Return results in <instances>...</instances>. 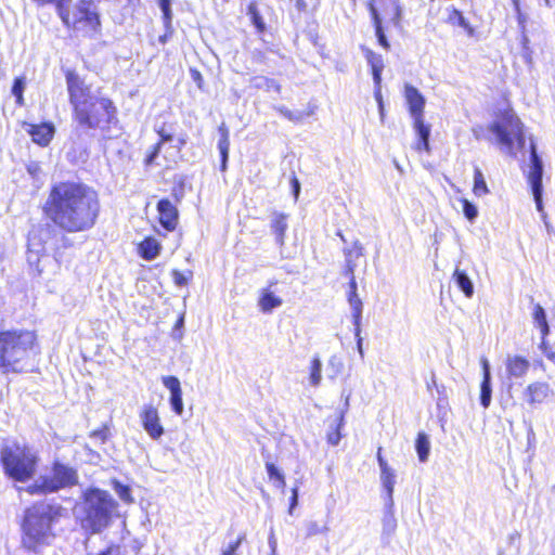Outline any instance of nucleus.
<instances>
[{
    "mask_svg": "<svg viewBox=\"0 0 555 555\" xmlns=\"http://www.w3.org/2000/svg\"><path fill=\"white\" fill-rule=\"evenodd\" d=\"M47 217L62 231H89L100 212L98 193L90 186L72 181L55 183L44 204Z\"/></svg>",
    "mask_w": 555,
    "mask_h": 555,
    "instance_id": "f257e3e1",
    "label": "nucleus"
},
{
    "mask_svg": "<svg viewBox=\"0 0 555 555\" xmlns=\"http://www.w3.org/2000/svg\"><path fill=\"white\" fill-rule=\"evenodd\" d=\"M62 507L44 502L34 504L25 512L22 530V543L27 550L37 552L49 545L54 539L52 525L62 515Z\"/></svg>",
    "mask_w": 555,
    "mask_h": 555,
    "instance_id": "f03ea898",
    "label": "nucleus"
},
{
    "mask_svg": "<svg viewBox=\"0 0 555 555\" xmlns=\"http://www.w3.org/2000/svg\"><path fill=\"white\" fill-rule=\"evenodd\" d=\"M115 507L116 503L108 492L90 489L76 505L75 514L85 530L99 533L108 526Z\"/></svg>",
    "mask_w": 555,
    "mask_h": 555,
    "instance_id": "7ed1b4c3",
    "label": "nucleus"
},
{
    "mask_svg": "<svg viewBox=\"0 0 555 555\" xmlns=\"http://www.w3.org/2000/svg\"><path fill=\"white\" fill-rule=\"evenodd\" d=\"M36 335L31 331H4L0 333V367L3 373H17L26 370L28 358L35 345Z\"/></svg>",
    "mask_w": 555,
    "mask_h": 555,
    "instance_id": "20e7f679",
    "label": "nucleus"
},
{
    "mask_svg": "<svg viewBox=\"0 0 555 555\" xmlns=\"http://www.w3.org/2000/svg\"><path fill=\"white\" fill-rule=\"evenodd\" d=\"M37 457L25 446L12 444L1 450V463L8 476L16 481L29 479L36 469Z\"/></svg>",
    "mask_w": 555,
    "mask_h": 555,
    "instance_id": "39448f33",
    "label": "nucleus"
},
{
    "mask_svg": "<svg viewBox=\"0 0 555 555\" xmlns=\"http://www.w3.org/2000/svg\"><path fill=\"white\" fill-rule=\"evenodd\" d=\"M490 131L495 134L501 149L509 155H516L517 151L525 146L522 125L511 112H506L495 120L490 126Z\"/></svg>",
    "mask_w": 555,
    "mask_h": 555,
    "instance_id": "423d86ee",
    "label": "nucleus"
},
{
    "mask_svg": "<svg viewBox=\"0 0 555 555\" xmlns=\"http://www.w3.org/2000/svg\"><path fill=\"white\" fill-rule=\"evenodd\" d=\"M405 99L413 118L414 130L418 137L416 149L429 151L430 127L424 122L425 98L412 86H405Z\"/></svg>",
    "mask_w": 555,
    "mask_h": 555,
    "instance_id": "0eeeda50",
    "label": "nucleus"
},
{
    "mask_svg": "<svg viewBox=\"0 0 555 555\" xmlns=\"http://www.w3.org/2000/svg\"><path fill=\"white\" fill-rule=\"evenodd\" d=\"M78 481L77 473L74 468L55 464L51 475L41 476L29 487L30 493H50L60 489L76 485Z\"/></svg>",
    "mask_w": 555,
    "mask_h": 555,
    "instance_id": "6e6552de",
    "label": "nucleus"
},
{
    "mask_svg": "<svg viewBox=\"0 0 555 555\" xmlns=\"http://www.w3.org/2000/svg\"><path fill=\"white\" fill-rule=\"evenodd\" d=\"M116 109L108 99L94 98L86 107V120L76 116L79 125L87 128L106 129L112 122L116 121Z\"/></svg>",
    "mask_w": 555,
    "mask_h": 555,
    "instance_id": "1a4fd4ad",
    "label": "nucleus"
},
{
    "mask_svg": "<svg viewBox=\"0 0 555 555\" xmlns=\"http://www.w3.org/2000/svg\"><path fill=\"white\" fill-rule=\"evenodd\" d=\"M66 85L75 117L79 116L86 120V107L95 96L91 95L90 87L75 72H67Z\"/></svg>",
    "mask_w": 555,
    "mask_h": 555,
    "instance_id": "9d476101",
    "label": "nucleus"
},
{
    "mask_svg": "<svg viewBox=\"0 0 555 555\" xmlns=\"http://www.w3.org/2000/svg\"><path fill=\"white\" fill-rule=\"evenodd\" d=\"M102 0H78L74 7V29L87 34L96 33L100 28L99 4Z\"/></svg>",
    "mask_w": 555,
    "mask_h": 555,
    "instance_id": "9b49d317",
    "label": "nucleus"
},
{
    "mask_svg": "<svg viewBox=\"0 0 555 555\" xmlns=\"http://www.w3.org/2000/svg\"><path fill=\"white\" fill-rule=\"evenodd\" d=\"M531 165L528 172V182L531 185L532 194L537 205V209L542 211V176H543V164L541 158L537 154V150L533 143H531Z\"/></svg>",
    "mask_w": 555,
    "mask_h": 555,
    "instance_id": "f8f14e48",
    "label": "nucleus"
},
{
    "mask_svg": "<svg viewBox=\"0 0 555 555\" xmlns=\"http://www.w3.org/2000/svg\"><path fill=\"white\" fill-rule=\"evenodd\" d=\"M49 234L50 231L48 229H42L38 233H30L28 237L27 261L30 266L36 267L39 273L43 271V268L41 267V261L42 259L47 258V256L44 255L47 248L42 244V240Z\"/></svg>",
    "mask_w": 555,
    "mask_h": 555,
    "instance_id": "ddd939ff",
    "label": "nucleus"
},
{
    "mask_svg": "<svg viewBox=\"0 0 555 555\" xmlns=\"http://www.w3.org/2000/svg\"><path fill=\"white\" fill-rule=\"evenodd\" d=\"M376 457L380 469V483L386 492L385 504L391 508L393 506V491L397 478L396 470L383 457L380 447L377 450Z\"/></svg>",
    "mask_w": 555,
    "mask_h": 555,
    "instance_id": "4468645a",
    "label": "nucleus"
},
{
    "mask_svg": "<svg viewBox=\"0 0 555 555\" xmlns=\"http://www.w3.org/2000/svg\"><path fill=\"white\" fill-rule=\"evenodd\" d=\"M140 418L144 430L153 439L157 440L164 435V427L160 424L158 411L155 406L144 405L140 413Z\"/></svg>",
    "mask_w": 555,
    "mask_h": 555,
    "instance_id": "2eb2a0df",
    "label": "nucleus"
},
{
    "mask_svg": "<svg viewBox=\"0 0 555 555\" xmlns=\"http://www.w3.org/2000/svg\"><path fill=\"white\" fill-rule=\"evenodd\" d=\"M162 382L170 392L169 402L172 411L181 416L184 412V404L180 380L176 376H163Z\"/></svg>",
    "mask_w": 555,
    "mask_h": 555,
    "instance_id": "dca6fc26",
    "label": "nucleus"
},
{
    "mask_svg": "<svg viewBox=\"0 0 555 555\" xmlns=\"http://www.w3.org/2000/svg\"><path fill=\"white\" fill-rule=\"evenodd\" d=\"M553 393L550 385L545 382H534L529 384L524 390V400L530 404H541Z\"/></svg>",
    "mask_w": 555,
    "mask_h": 555,
    "instance_id": "f3484780",
    "label": "nucleus"
},
{
    "mask_svg": "<svg viewBox=\"0 0 555 555\" xmlns=\"http://www.w3.org/2000/svg\"><path fill=\"white\" fill-rule=\"evenodd\" d=\"M276 282H270L268 286L259 291L258 308L263 313H271L274 309L283 305V299L272 289Z\"/></svg>",
    "mask_w": 555,
    "mask_h": 555,
    "instance_id": "a211bd4d",
    "label": "nucleus"
},
{
    "mask_svg": "<svg viewBox=\"0 0 555 555\" xmlns=\"http://www.w3.org/2000/svg\"><path fill=\"white\" fill-rule=\"evenodd\" d=\"M160 224L168 231L176 229L178 224V210L169 199H160L157 204Z\"/></svg>",
    "mask_w": 555,
    "mask_h": 555,
    "instance_id": "6ab92c4d",
    "label": "nucleus"
},
{
    "mask_svg": "<svg viewBox=\"0 0 555 555\" xmlns=\"http://www.w3.org/2000/svg\"><path fill=\"white\" fill-rule=\"evenodd\" d=\"M505 369L507 378H522L530 369V362L521 356H507Z\"/></svg>",
    "mask_w": 555,
    "mask_h": 555,
    "instance_id": "aec40b11",
    "label": "nucleus"
},
{
    "mask_svg": "<svg viewBox=\"0 0 555 555\" xmlns=\"http://www.w3.org/2000/svg\"><path fill=\"white\" fill-rule=\"evenodd\" d=\"M26 131L31 137L33 141L41 146H47L54 135V126L49 122L40 125H27Z\"/></svg>",
    "mask_w": 555,
    "mask_h": 555,
    "instance_id": "412c9836",
    "label": "nucleus"
},
{
    "mask_svg": "<svg viewBox=\"0 0 555 555\" xmlns=\"http://www.w3.org/2000/svg\"><path fill=\"white\" fill-rule=\"evenodd\" d=\"M270 228L275 236L276 244L283 246L285 240V232L288 228L287 216L282 212H273L270 218Z\"/></svg>",
    "mask_w": 555,
    "mask_h": 555,
    "instance_id": "4be33fe9",
    "label": "nucleus"
},
{
    "mask_svg": "<svg viewBox=\"0 0 555 555\" xmlns=\"http://www.w3.org/2000/svg\"><path fill=\"white\" fill-rule=\"evenodd\" d=\"M363 52L369 65L371 66L375 86H379L382 81V72L384 69L383 57L367 48L363 49Z\"/></svg>",
    "mask_w": 555,
    "mask_h": 555,
    "instance_id": "5701e85b",
    "label": "nucleus"
},
{
    "mask_svg": "<svg viewBox=\"0 0 555 555\" xmlns=\"http://www.w3.org/2000/svg\"><path fill=\"white\" fill-rule=\"evenodd\" d=\"M348 302L352 310L353 324L356 327L354 335L359 336V333H361L360 322H361L362 309H363L362 300L360 299L358 293L349 292L348 293Z\"/></svg>",
    "mask_w": 555,
    "mask_h": 555,
    "instance_id": "b1692460",
    "label": "nucleus"
},
{
    "mask_svg": "<svg viewBox=\"0 0 555 555\" xmlns=\"http://www.w3.org/2000/svg\"><path fill=\"white\" fill-rule=\"evenodd\" d=\"M218 131L220 133L218 149L221 154V170H225L227 162L229 158V150H230V133H229V129L224 122H222L219 126Z\"/></svg>",
    "mask_w": 555,
    "mask_h": 555,
    "instance_id": "393cba45",
    "label": "nucleus"
},
{
    "mask_svg": "<svg viewBox=\"0 0 555 555\" xmlns=\"http://www.w3.org/2000/svg\"><path fill=\"white\" fill-rule=\"evenodd\" d=\"M51 3L55 4L56 12L64 25L74 28V9H69L72 0H52Z\"/></svg>",
    "mask_w": 555,
    "mask_h": 555,
    "instance_id": "a878e982",
    "label": "nucleus"
},
{
    "mask_svg": "<svg viewBox=\"0 0 555 555\" xmlns=\"http://www.w3.org/2000/svg\"><path fill=\"white\" fill-rule=\"evenodd\" d=\"M453 279L464 295L467 298H472L474 295V284L469 276L464 271L456 268L453 272Z\"/></svg>",
    "mask_w": 555,
    "mask_h": 555,
    "instance_id": "bb28decb",
    "label": "nucleus"
},
{
    "mask_svg": "<svg viewBox=\"0 0 555 555\" xmlns=\"http://www.w3.org/2000/svg\"><path fill=\"white\" fill-rule=\"evenodd\" d=\"M140 253L141 256L146 260H153L155 259L160 250V244L157 242V240L153 237L145 238L140 244Z\"/></svg>",
    "mask_w": 555,
    "mask_h": 555,
    "instance_id": "cd10ccee",
    "label": "nucleus"
},
{
    "mask_svg": "<svg viewBox=\"0 0 555 555\" xmlns=\"http://www.w3.org/2000/svg\"><path fill=\"white\" fill-rule=\"evenodd\" d=\"M158 134L160 137V140L157 144L154 145L153 151L146 156L145 163L146 165H160L156 162V158L158 157V154L160 153L162 149L167 142L172 141V135L170 133H167L164 129H160L158 131Z\"/></svg>",
    "mask_w": 555,
    "mask_h": 555,
    "instance_id": "c85d7f7f",
    "label": "nucleus"
},
{
    "mask_svg": "<svg viewBox=\"0 0 555 555\" xmlns=\"http://www.w3.org/2000/svg\"><path fill=\"white\" fill-rule=\"evenodd\" d=\"M349 399H350V395H347L345 398V409L340 412V415L338 417V424L333 431H330L327 434V442L332 446H337L341 439L340 428L345 424V413L347 412V410L349 408Z\"/></svg>",
    "mask_w": 555,
    "mask_h": 555,
    "instance_id": "c756f323",
    "label": "nucleus"
},
{
    "mask_svg": "<svg viewBox=\"0 0 555 555\" xmlns=\"http://www.w3.org/2000/svg\"><path fill=\"white\" fill-rule=\"evenodd\" d=\"M250 83H251L253 87H255L257 89H263L267 92L280 93V91H281V87H280V85L275 80L270 79V78L264 77V76H256V77H254L250 80Z\"/></svg>",
    "mask_w": 555,
    "mask_h": 555,
    "instance_id": "7c9ffc66",
    "label": "nucleus"
},
{
    "mask_svg": "<svg viewBox=\"0 0 555 555\" xmlns=\"http://www.w3.org/2000/svg\"><path fill=\"white\" fill-rule=\"evenodd\" d=\"M363 256V247L359 242H356L353 246L346 250V262H347V272L352 274L357 262L356 260Z\"/></svg>",
    "mask_w": 555,
    "mask_h": 555,
    "instance_id": "2f4dec72",
    "label": "nucleus"
},
{
    "mask_svg": "<svg viewBox=\"0 0 555 555\" xmlns=\"http://www.w3.org/2000/svg\"><path fill=\"white\" fill-rule=\"evenodd\" d=\"M533 320L539 326L541 334H542V346L544 345V338L550 332V327L546 321V314L544 309L541 305H535L534 311H533Z\"/></svg>",
    "mask_w": 555,
    "mask_h": 555,
    "instance_id": "473e14b6",
    "label": "nucleus"
},
{
    "mask_svg": "<svg viewBox=\"0 0 555 555\" xmlns=\"http://www.w3.org/2000/svg\"><path fill=\"white\" fill-rule=\"evenodd\" d=\"M415 448L418 455V460L421 462H426L428 460L430 451V441L426 434L420 433L417 435Z\"/></svg>",
    "mask_w": 555,
    "mask_h": 555,
    "instance_id": "72a5a7b5",
    "label": "nucleus"
},
{
    "mask_svg": "<svg viewBox=\"0 0 555 555\" xmlns=\"http://www.w3.org/2000/svg\"><path fill=\"white\" fill-rule=\"evenodd\" d=\"M322 380V362L319 357H314L310 362L309 384L312 387H319Z\"/></svg>",
    "mask_w": 555,
    "mask_h": 555,
    "instance_id": "f704fd0d",
    "label": "nucleus"
},
{
    "mask_svg": "<svg viewBox=\"0 0 555 555\" xmlns=\"http://www.w3.org/2000/svg\"><path fill=\"white\" fill-rule=\"evenodd\" d=\"M474 194L476 196H483L488 194L489 190L483 177V173L479 168H475L474 171V188H473Z\"/></svg>",
    "mask_w": 555,
    "mask_h": 555,
    "instance_id": "c9c22d12",
    "label": "nucleus"
},
{
    "mask_svg": "<svg viewBox=\"0 0 555 555\" xmlns=\"http://www.w3.org/2000/svg\"><path fill=\"white\" fill-rule=\"evenodd\" d=\"M157 3L163 13V21H164L165 28L167 30H170L171 23H172L171 1L170 0H157Z\"/></svg>",
    "mask_w": 555,
    "mask_h": 555,
    "instance_id": "e433bc0d",
    "label": "nucleus"
},
{
    "mask_svg": "<svg viewBox=\"0 0 555 555\" xmlns=\"http://www.w3.org/2000/svg\"><path fill=\"white\" fill-rule=\"evenodd\" d=\"M492 388H491V379L482 378L480 385V403L487 409L491 403Z\"/></svg>",
    "mask_w": 555,
    "mask_h": 555,
    "instance_id": "4c0bfd02",
    "label": "nucleus"
},
{
    "mask_svg": "<svg viewBox=\"0 0 555 555\" xmlns=\"http://www.w3.org/2000/svg\"><path fill=\"white\" fill-rule=\"evenodd\" d=\"M247 15L250 17L253 24L257 27L258 30L262 31L264 29V22L258 11L256 2H250L247 8Z\"/></svg>",
    "mask_w": 555,
    "mask_h": 555,
    "instance_id": "58836bf2",
    "label": "nucleus"
},
{
    "mask_svg": "<svg viewBox=\"0 0 555 555\" xmlns=\"http://www.w3.org/2000/svg\"><path fill=\"white\" fill-rule=\"evenodd\" d=\"M184 144H185V140L184 139H179L177 145L168 147V151H166V153L164 154V158L167 162V164H165V166L168 167L170 163H175L176 162V158L178 157V155L180 153V150H181V147Z\"/></svg>",
    "mask_w": 555,
    "mask_h": 555,
    "instance_id": "ea45409f",
    "label": "nucleus"
},
{
    "mask_svg": "<svg viewBox=\"0 0 555 555\" xmlns=\"http://www.w3.org/2000/svg\"><path fill=\"white\" fill-rule=\"evenodd\" d=\"M26 86L24 77L16 78L12 87V94L16 98L17 104H23V92Z\"/></svg>",
    "mask_w": 555,
    "mask_h": 555,
    "instance_id": "a19ab883",
    "label": "nucleus"
},
{
    "mask_svg": "<svg viewBox=\"0 0 555 555\" xmlns=\"http://www.w3.org/2000/svg\"><path fill=\"white\" fill-rule=\"evenodd\" d=\"M114 490L117 493V495L119 496V499L122 500L124 502L131 503L133 501L129 487H127L118 481H115Z\"/></svg>",
    "mask_w": 555,
    "mask_h": 555,
    "instance_id": "79ce46f5",
    "label": "nucleus"
},
{
    "mask_svg": "<svg viewBox=\"0 0 555 555\" xmlns=\"http://www.w3.org/2000/svg\"><path fill=\"white\" fill-rule=\"evenodd\" d=\"M448 21L453 25H459L465 29L468 28V24H467L465 17L462 15V13L460 11H457L454 8L451 10Z\"/></svg>",
    "mask_w": 555,
    "mask_h": 555,
    "instance_id": "37998d69",
    "label": "nucleus"
},
{
    "mask_svg": "<svg viewBox=\"0 0 555 555\" xmlns=\"http://www.w3.org/2000/svg\"><path fill=\"white\" fill-rule=\"evenodd\" d=\"M513 5L516 12L518 25L521 29V31H526V24H527V15L522 13L520 9V0H513Z\"/></svg>",
    "mask_w": 555,
    "mask_h": 555,
    "instance_id": "c03bdc74",
    "label": "nucleus"
},
{
    "mask_svg": "<svg viewBox=\"0 0 555 555\" xmlns=\"http://www.w3.org/2000/svg\"><path fill=\"white\" fill-rule=\"evenodd\" d=\"M463 211L465 217L470 221H473L478 215L476 206L466 199L463 202Z\"/></svg>",
    "mask_w": 555,
    "mask_h": 555,
    "instance_id": "a18cd8bd",
    "label": "nucleus"
},
{
    "mask_svg": "<svg viewBox=\"0 0 555 555\" xmlns=\"http://www.w3.org/2000/svg\"><path fill=\"white\" fill-rule=\"evenodd\" d=\"M266 468L268 472V475L271 479H275V481H282V473L275 467L272 463H267Z\"/></svg>",
    "mask_w": 555,
    "mask_h": 555,
    "instance_id": "49530a36",
    "label": "nucleus"
},
{
    "mask_svg": "<svg viewBox=\"0 0 555 555\" xmlns=\"http://www.w3.org/2000/svg\"><path fill=\"white\" fill-rule=\"evenodd\" d=\"M325 530H327V528H322L319 526V524L317 521H310L308 525H307V534L308 537H312V535H315V534H319V533H322L324 532Z\"/></svg>",
    "mask_w": 555,
    "mask_h": 555,
    "instance_id": "de8ad7c7",
    "label": "nucleus"
},
{
    "mask_svg": "<svg viewBox=\"0 0 555 555\" xmlns=\"http://www.w3.org/2000/svg\"><path fill=\"white\" fill-rule=\"evenodd\" d=\"M172 278L178 286H184L188 284V278L180 271L173 270Z\"/></svg>",
    "mask_w": 555,
    "mask_h": 555,
    "instance_id": "09e8293b",
    "label": "nucleus"
},
{
    "mask_svg": "<svg viewBox=\"0 0 555 555\" xmlns=\"http://www.w3.org/2000/svg\"><path fill=\"white\" fill-rule=\"evenodd\" d=\"M377 4L383 8L385 14L389 15L390 16V21L392 22V7H391L390 1L389 0L375 1V7Z\"/></svg>",
    "mask_w": 555,
    "mask_h": 555,
    "instance_id": "8fccbe9b",
    "label": "nucleus"
},
{
    "mask_svg": "<svg viewBox=\"0 0 555 555\" xmlns=\"http://www.w3.org/2000/svg\"><path fill=\"white\" fill-rule=\"evenodd\" d=\"M279 112L285 116L286 118H288L289 120H299L300 119V115L299 114H295L293 112H291L289 109H287L286 107L282 106V107H279Z\"/></svg>",
    "mask_w": 555,
    "mask_h": 555,
    "instance_id": "3c124183",
    "label": "nucleus"
},
{
    "mask_svg": "<svg viewBox=\"0 0 555 555\" xmlns=\"http://www.w3.org/2000/svg\"><path fill=\"white\" fill-rule=\"evenodd\" d=\"M480 362L482 366V378L491 379L489 361L486 358H482Z\"/></svg>",
    "mask_w": 555,
    "mask_h": 555,
    "instance_id": "603ef678",
    "label": "nucleus"
},
{
    "mask_svg": "<svg viewBox=\"0 0 555 555\" xmlns=\"http://www.w3.org/2000/svg\"><path fill=\"white\" fill-rule=\"evenodd\" d=\"M328 365L334 369L335 375L338 374L343 369V363L336 357H332L328 361Z\"/></svg>",
    "mask_w": 555,
    "mask_h": 555,
    "instance_id": "864d4df0",
    "label": "nucleus"
},
{
    "mask_svg": "<svg viewBox=\"0 0 555 555\" xmlns=\"http://www.w3.org/2000/svg\"><path fill=\"white\" fill-rule=\"evenodd\" d=\"M27 171L29 172V175H31L34 178H37L40 173H41V168L39 166V164L37 163H30L28 166H27Z\"/></svg>",
    "mask_w": 555,
    "mask_h": 555,
    "instance_id": "5fc2aeb1",
    "label": "nucleus"
},
{
    "mask_svg": "<svg viewBox=\"0 0 555 555\" xmlns=\"http://www.w3.org/2000/svg\"><path fill=\"white\" fill-rule=\"evenodd\" d=\"M298 504V489L297 488H294L292 490V499H291V506H289V514H293V509L297 506Z\"/></svg>",
    "mask_w": 555,
    "mask_h": 555,
    "instance_id": "6e6d98bb",
    "label": "nucleus"
},
{
    "mask_svg": "<svg viewBox=\"0 0 555 555\" xmlns=\"http://www.w3.org/2000/svg\"><path fill=\"white\" fill-rule=\"evenodd\" d=\"M521 33H522V38H521L522 48L526 51V56L528 57V60H531L530 49H529V42H530L529 38L526 35V31H521Z\"/></svg>",
    "mask_w": 555,
    "mask_h": 555,
    "instance_id": "4d7b16f0",
    "label": "nucleus"
},
{
    "mask_svg": "<svg viewBox=\"0 0 555 555\" xmlns=\"http://www.w3.org/2000/svg\"><path fill=\"white\" fill-rule=\"evenodd\" d=\"M59 240L63 243V245H65L68 242V238L65 235L61 234L59 236H55L53 242H50L52 248L59 249Z\"/></svg>",
    "mask_w": 555,
    "mask_h": 555,
    "instance_id": "13d9d810",
    "label": "nucleus"
},
{
    "mask_svg": "<svg viewBox=\"0 0 555 555\" xmlns=\"http://www.w3.org/2000/svg\"><path fill=\"white\" fill-rule=\"evenodd\" d=\"M241 543V539L237 540L235 543L231 544L230 547L223 552V555H235V552Z\"/></svg>",
    "mask_w": 555,
    "mask_h": 555,
    "instance_id": "bf43d9fd",
    "label": "nucleus"
},
{
    "mask_svg": "<svg viewBox=\"0 0 555 555\" xmlns=\"http://www.w3.org/2000/svg\"><path fill=\"white\" fill-rule=\"evenodd\" d=\"M356 337H357V348H358L359 354L361 358H363L364 351H363V347H362V337L360 334H359V336L356 335Z\"/></svg>",
    "mask_w": 555,
    "mask_h": 555,
    "instance_id": "052dcab7",
    "label": "nucleus"
},
{
    "mask_svg": "<svg viewBox=\"0 0 555 555\" xmlns=\"http://www.w3.org/2000/svg\"><path fill=\"white\" fill-rule=\"evenodd\" d=\"M377 90L375 91V98L378 102V105H379V108H380V112L383 111V102H382V94H380V85L379 86H376Z\"/></svg>",
    "mask_w": 555,
    "mask_h": 555,
    "instance_id": "680f3d73",
    "label": "nucleus"
},
{
    "mask_svg": "<svg viewBox=\"0 0 555 555\" xmlns=\"http://www.w3.org/2000/svg\"><path fill=\"white\" fill-rule=\"evenodd\" d=\"M350 275H351V279H350V283H349V292L357 293V282H356L354 275H353V273Z\"/></svg>",
    "mask_w": 555,
    "mask_h": 555,
    "instance_id": "e2e57ef3",
    "label": "nucleus"
},
{
    "mask_svg": "<svg viewBox=\"0 0 555 555\" xmlns=\"http://www.w3.org/2000/svg\"><path fill=\"white\" fill-rule=\"evenodd\" d=\"M269 544H270V547H271L272 552H273V553H275L276 542H275V540H274V538H273V537H271V538L269 539Z\"/></svg>",
    "mask_w": 555,
    "mask_h": 555,
    "instance_id": "0e129e2a",
    "label": "nucleus"
},
{
    "mask_svg": "<svg viewBox=\"0 0 555 555\" xmlns=\"http://www.w3.org/2000/svg\"><path fill=\"white\" fill-rule=\"evenodd\" d=\"M37 5L43 7L48 3H51L52 0H33Z\"/></svg>",
    "mask_w": 555,
    "mask_h": 555,
    "instance_id": "69168bd1",
    "label": "nucleus"
},
{
    "mask_svg": "<svg viewBox=\"0 0 555 555\" xmlns=\"http://www.w3.org/2000/svg\"><path fill=\"white\" fill-rule=\"evenodd\" d=\"M93 436L99 437L102 441L105 440V433L103 430L94 431Z\"/></svg>",
    "mask_w": 555,
    "mask_h": 555,
    "instance_id": "338daca9",
    "label": "nucleus"
},
{
    "mask_svg": "<svg viewBox=\"0 0 555 555\" xmlns=\"http://www.w3.org/2000/svg\"><path fill=\"white\" fill-rule=\"evenodd\" d=\"M543 3L546 8H553L555 5V0H543Z\"/></svg>",
    "mask_w": 555,
    "mask_h": 555,
    "instance_id": "774afa93",
    "label": "nucleus"
}]
</instances>
